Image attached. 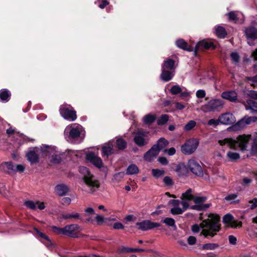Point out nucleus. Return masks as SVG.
Wrapping results in <instances>:
<instances>
[{
    "mask_svg": "<svg viewBox=\"0 0 257 257\" xmlns=\"http://www.w3.org/2000/svg\"><path fill=\"white\" fill-rule=\"evenodd\" d=\"M149 132L143 130H138L134 133V142L139 147L146 145L149 142Z\"/></svg>",
    "mask_w": 257,
    "mask_h": 257,
    "instance_id": "0eeeda50",
    "label": "nucleus"
},
{
    "mask_svg": "<svg viewBox=\"0 0 257 257\" xmlns=\"http://www.w3.org/2000/svg\"><path fill=\"white\" fill-rule=\"evenodd\" d=\"M176 45L178 48L190 52L192 50V47L183 39H179L177 40L176 41Z\"/></svg>",
    "mask_w": 257,
    "mask_h": 257,
    "instance_id": "a878e982",
    "label": "nucleus"
},
{
    "mask_svg": "<svg viewBox=\"0 0 257 257\" xmlns=\"http://www.w3.org/2000/svg\"><path fill=\"white\" fill-rule=\"evenodd\" d=\"M85 215L87 216L88 214H94L95 213L94 209L92 207H87L85 209Z\"/></svg>",
    "mask_w": 257,
    "mask_h": 257,
    "instance_id": "69168bd1",
    "label": "nucleus"
},
{
    "mask_svg": "<svg viewBox=\"0 0 257 257\" xmlns=\"http://www.w3.org/2000/svg\"><path fill=\"white\" fill-rule=\"evenodd\" d=\"M175 61L171 59L165 60L162 65V69L175 71Z\"/></svg>",
    "mask_w": 257,
    "mask_h": 257,
    "instance_id": "b1692460",
    "label": "nucleus"
},
{
    "mask_svg": "<svg viewBox=\"0 0 257 257\" xmlns=\"http://www.w3.org/2000/svg\"><path fill=\"white\" fill-rule=\"evenodd\" d=\"M209 48L215 49L213 43L211 41L202 40L196 44L195 50L196 51H199L203 49H207Z\"/></svg>",
    "mask_w": 257,
    "mask_h": 257,
    "instance_id": "6ab92c4d",
    "label": "nucleus"
},
{
    "mask_svg": "<svg viewBox=\"0 0 257 257\" xmlns=\"http://www.w3.org/2000/svg\"><path fill=\"white\" fill-rule=\"evenodd\" d=\"M50 149L55 151V149L46 145H42L40 147L31 148L26 154L27 159L31 164H37L41 157L47 156V153L50 152Z\"/></svg>",
    "mask_w": 257,
    "mask_h": 257,
    "instance_id": "20e7f679",
    "label": "nucleus"
},
{
    "mask_svg": "<svg viewBox=\"0 0 257 257\" xmlns=\"http://www.w3.org/2000/svg\"><path fill=\"white\" fill-rule=\"evenodd\" d=\"M118 254H124L127 252H133V248L121 246L116 251Z\"/></svg>",
    "mask_w": 257,
    "mask_h": 257,
    "instance_id": "79ce46f5",
    "label": "nucleus"
},
{
    "mask_svg": "<svg viewBox=\"0 0 257 257\" xmlns=\"http://www.w3.org/2000/svg\"><path fill=\"white\" fill-rule=\"evenodd\" d=\"M162 222L169 226L176 227L175 220L172 218L167 217Z\"/></svg>",
    "mask_w": 257,
    "mask_h": 257,
    "instance_id": "de8ad7c7",
    "label": "nucleus"
},
{
    "mask_svg": "<svg viewBox=\"0 0 257 257\" xmlns=\"http://www.w3.org/2000/svg\"><path fill=\"white\" fill-rule=\"evenodd\" d=\"M80 219V214L76 212H68L65 213V220L73 221Z\"/></svg>",
    "mask_w": 257,
    "mask_h": 257,
    "instance_id": "2f4dec72",
    "label": "nucleus"
},
{
    "mask_svg": "<svg viewBox=\"0 0 257 257\" xmlns=\"http://www.w3.org/2000/svg\"><path fill=\"white\" fill-rule=\"evenodd\" d=\"M247 95L253 99H257V91L251 90L247 93Z\"/></svg>",
    "mask_w": 257,
    "mask_h": 257,
    "instance_id": "0e129e2a",
    "label": "nucleus"
},
{
    "mask_svg": "<svg viewBox=\"0 0 257 257\" xmlns=\"http://www.w3.org/2000/svg\"><path fill=\"white\" fill-rule=\"evenodd\" d=\"M76 118V112L73 109H69L65 106V119L73 121Z\"/></svg>",
    "mask_w": 257,
    "mask_h": 257,
    "instance_id": "393cba45",
    "label": "nucleus"
},
{
    "mask_svg": "<svg viewBox=\"0 0 257 257\" xmlns=\"http://www.w3.org/2000/svg\"><path fill=\"white\" fill-rule=\"evenodd\" d=\"M25 205L28 208L32 210H35L37 208L40 210H43L45 208V206L43 202L39 201L34 202L29 200L25 202Z\"/></svg>",
    "mask_w": 257,
    "mask_h": 257,
    "instance_id": "aec40b11",
    "label": "nucleus"
},
{
    "mask_svg": "<svg viewBox=\"0 0 257 257\" xmlns=\"http://www.w3.org/2000/svg\"><path fill=\"white\" fill-rule=\"evenodd\" d=\"M116 144L119 150L124 149L126 146V143L122 139H118L116 141Z\"/></svg>",
    "mask_w": 257,
    "mask_h": 257,
    "instance_id": "a18cd8bd",
    "label": "nucleus"
},
{
    "mask_svg": "<svg viewBox=\"0 0 257 257\" xmlns=\"http://www.w3.org/2000/svg\"><path fill=\"white\" fill-rule=\"evenodd\" d=\"M230 57L232 61L234 63H238L239 61V56L237 53L236 52H233L230 54Z\"/></svg>",
    "mask_w": 257,
    "mask_h": 257,
    "instance_id": "4d7b16f0",
    "label": "nucleus"
},
{
    "mask_svg": "<svg viewBox=\"0 0 257 257\" xmlns=\"http://www.w3.org/2000/svg\"><path fill=\"white\" fill-rule=\"evenodd\" d=\"M182 201L179 200H170L169 204H172L173 207L170 212L173 215H179L182 214L190 206V202L193 201L195 205H192L190 208L198 211L203 210L209 207V204H204L206 201V197L204 196H194L191 189L187 190L182 193L181 197Z\"/></svg>",
    "mask_w": 257,
    "mask_h": 257,
    "instance_id": "f257e3e1",
    "label": "nucleus"
},
{
    "mask_svg": "<svg viewBox=\"0 0 257 257\" xmlns=\"http://www.w3.org/2000/svg\"><path fill=\"white\" fill-rule=\"evenodd\" d=\"M218 247V244L217 243H208L203 245L202 249L208 250H213Z\"/></svg>",
    "mask_w": 257,
    "mask_h": 257,
    "instance_id": "c03bdc74",
    "label": "nucleus"
},
{
    "mask_svg": "<svg viewBox=\"0 0 257 257\" xmlns=\"http://www.w3.org/2000/svg\"><path fill=\"white\" fill-rule=\"evenodd\" d=\"M245 107L246 109H250L252 112H257V102L252 100H247Z\"/></svg>",
    "mask_w": 257,
    "mask_h": 257,
    "instance_id": "473e14b6",
    "label": "nucleus"
},
{
    "mask_svg": "<svg viewBox=\"0 0 257 257\" xmlns=\"http://www.w3.org/2000/svg\"><path fill=\"white\" fill-rule=\"evenodd\" d=\"M169 120V116L167 114L162 115L157 120L158 125H163Z\"/></svg>",
    "mask_w": 257,
    "mask_h": 257,
    "instance_id": "49530a36",
    "label": "nucleus"
},
{
    "mask_svg": "<svg viewBox=\"0 0 257 257\" xmlns=\"http://www.w3.org/2000/svg\"><path fill=\"white\" fill-rule=\"evenodd\" d=\"M249 203H251V205L250 207L251 209H253L257 207V198H254L252 200H250L248 201ZM252 222L257 224V216L253 217L252 219Z\"/></svg>",
    "mask_w": 257,
    "mask_h": 257,
    "instance_id": "a19ab883",
    "label": "nucleus"
},
{
    "mask_svg": "<svg viewBox=\"0 0 257 257\" xmlns=\"http://www.w3.org/2000/svg\"><path fill=\"white\" fill-rule=\"evenodd\" d=\"M223 105V101L221 99H212L202 105L201 110L204 112L213 111L217 109L222 108Z\"/></svg>",
    "mask_w": 257,
    "mask_h": 257,
    "instance_id": "6e6552de",
    "label": "nucleus"
},
{
    "mask_svg": "<svg viewBox=\"0 0 257 257\" xmlns=\"http://www.w3.org/2000/svg\"><path fill=\"white\" fill-rule=\"evenodd\" d=\"M136 225L138 228L143 231L152 229L154 228L160 227L161 224L159 223L153 222L148 220H144L140 222H137Z\"/></svg>",
    "mask_w": 257,
    "mask_h": 257,
    "instance_id": "4468645a",
    "label": "nucleus"
},
{
    "mask_svg": "<svg viewBox=\"0 0 257 257\" xmlns=\"http://www.w3.org/2000/svg\"><path fill=\"white\" fill-rule=\"evenodd\" d=\"M79 170L83 176V181L88 188L87 191L92 193L97 191L100 187V183L88 169L85 167L81 166Z\"/></svg>",
    "mask_w": 257,
    "mask_h": 257,
    "instance_id": "39448f33",
    "label": "nucleus"
},
{
    "mask_svg": "<svg viewBox=\"0 0 257 257\" xmlns=\"http://www.w3.org/2000/svg\"><path fill=\"white\" fill-rule=\"evenodd\" d=\"M175 75V71H171L168 70L162 69V73L160 77L161 79L165 82H167L171 80Z\"/></svg>",
    "mask_w": 257,
    "mask_h": 257,
    "instance_id": "4be33fe9",
    "label": "nucleus"
},
{
    "mask_svg": "<svg viewBox=\"0 0 257 257\" xmlns=\"http://www.w3.org/2000/svg\"><path fill=\"white\" fill-rule=\"evenodd\" d=\"M34 230L36 233H37L40 237L45 239L46 241L44 242V243L46 245V246H47L48 247H50V246H52L53 244L47 235L40 231L37 228H35Z\"/></svg>",
    "mask_w": 257,
    "mask_h": 257,
    "instance_id": "c756f323",
    "label": "nucleus"
},
{
    "mask_svg": "<svg viewBox=\"0 0 257 257\" xmlns=\"http://www.w3.org/2000/svg\"><path fill=\"white\" fill-rule=\"evenodd\" d=\"M220 217L218 215L210 214L208 218L202 221L199 225L194 224L192 227L193 232L197 233L202 229L201 233L205 237L215 236L220 229Z\"/></svg>",
    "mask_w": 257,
    "mask_h": 257,
    "instance_id": "f03ea898",
    "label": "nucleus"
},
{
    "mask_svg": "<svg viewBox=\"0 0 257 257\" xmlns=\"http://www.w3.org/2000/svg\"><path fill=\"white\" fill-rule=\"evenodd\" d=\"M223 222L228 227L232 228L240 227L242 225L241 221L236 222L234 221L233 220V217L229 214H226L223 216Z\"/></svg>",
    "mask_w": 257,
    "mask_h": 257,
    "instance_id": "f3484780",
    "label": "nucleus"
},
{
    "mask_svg": "<svg viewBox=\"0 0 257 257\" xmlns=\"http://www.w3.org/2000/svg\"><path fill=\"white\" fill-rule=\"evenodd\" d=\"M124 173L123 172H118L116 173L113 176V179L116 182L120 181L124 177Z\"/></svg>",
    "mask_w": 257,
    "mask_h": 257,
    "instance_id": "5fc2aeb1",
    "label": "nucleus"
},
{
    "mask_svg": "<svg viewBox=\"0 0 257 257\" xmlns=\"http://www.w3.org/2000/svg\"><path fill=\"white\" fill-rule=\"evenodd\" d=\"M113 146L111 143H109L105 144L102 147V156H109L114 153Z\"/></svg>",
    "mask_w": 257,
    "mask_h": 257,
    "instance_id": "5701e85b",
    "label": "nucleus"
},
{
    "mask_svg": "<svg viewBox=\"0 0 257 257\" xmlns=\"http://www.w3.org/2000/svg\"><path fill=\"white\" fill-rule=\"evenodd\" d=\"M163 182L165 185L167 186H170L173 185L172 179L168 176L165 177L163 179Z\"/></svg>",
    "mask_w": 257,
    "mask_h": 257,
    "instance_id": "bf43d9fd",
    "label": "nucleus"
},
{
    "mask_svg": "<svg viewBox=\"0 0 257 257\" xmlns=\"http://www.w3.org/2000/svg\"><path fill=\"white\" fill-rule=\"evenodd\" d=\"M219 120L221 124L230 125L234 123L236 119L232 113L226 112L219 116Z\"/></svg>",
    "mask_w": 257,
    "mask_h": 257,
    "instance_id": "dca6fc26",
    "label": "nucleus"
},
{
    "mask_svg": "<svg viewBox=\"0 0 257 257\" xmlns=\"http://www.w3.org/2000/svg\"><path fill=\"white\" fill-rule=\"evenodd\" d=\"M196 95L197 98H204L206 95V92L205 90L203 89H200L197 91Z\"/></svg>",
    "mask_w": 257,
    "mask_h": 257,
    "instance_id": "e2e57ef3",
    "label": "nucleus"
},
{
    "mask_svg": "<svg viewBox=\"0 0 257 257\" xmlns=\"http://www.w3.org/2000/svg\"><path fill=\"white\" fill-rule=\"evenodd\" d=\"M257 121V117L256 116H244L242 118L240 121H239L241 124H250L253 122H255Z\"/></svg>",
    "mask_w": 257,
    "mask_h": 257,
    "instance_id": "7c9ffc66",
    "label": "nucleus"
},
{
    "mask_svg": "<svg viewBox=\"0 0 257 257\" xmlns=\"http://www.w3.org/2000/svg\"><path fill=\"white\" fill-rule=\"evenodd\" d=\"M244 34L248 44L253 45V41L257 40V28L253 26H249L245 29Z\"/></svg>",
    "mask_w": 257,
    "mask_h": 257,
    "instance_id": "9b49d317",
    "label": "nucleus"
},
{
    "mask_svg": "<svg viewBox=\"0 0 257 257\" xmlns=\"http://www.w3.org/2000/svg\"><path fill=\"white\" fill-rule=\"evenodd\" d=\"M156 146H153L145 154L144 158L145 160L148 162H152L158 155L159 152L156 150Z\"/></svg>",
    "mask_w": 257,
    "mask_h": 257,
    "instance_id": "a211bd4d",
    "label": "nucleus"
},
{
    "mask_svg": "<svg viewBox=\"0 0 257 257\" xmlns=\"http://www.w3.org/2000/svg\"><path fill=\"white\" fill-rule=\"evenodd\" d=\"M25 169V166L23 165L18 164L16 165L15 170L14 173L20 172L22 173L24 171Z\"/></svg>",
    "mask_w": 257,
    "mask_h": 257,
    "instance_id": "052dcab7",
    "label": "nucleus"
},
{
    "mask_svg": "<svg viewBox=\"0 0 257 257\" xmlns=\"http://www.w3.org/2000/svg\"><path fill=\"white\" fill-rule=\"evenodd\" d=\"M86 159L98 168L103 167V163L101 159L93 152L89 151L86 153Z\"/></svg>",
    "mask_w": 257,
    "mask_h": 257,
    "instance_id": "9d476101",
    "label": "nucleus"
},
{
    "mask_svg": "<svg viewBox=\"0 0 257 257\" xmlns=\"http://www.w3.org/2000/svg\"><path fill=\"white\" fill-rule=\"evenodd\" d=\"M85 136V131L82 126L78 124L71 126L69 132V138L74 139L75 143L81 142Z\"/></svg>",
    "mask_w": 257,
    "mask_h": 257,
    "instance_id": "423d86ee",
    "label": "nucleus"
},
{
    "mask_svg": "<svg viewBox=\"0 0 257 257\" xmlns=\"http://www.w3.org/2000/svg\"><path fill=\"white\" fill-rule=\"evenodd\" d=\"M77 155L75 152L71 150L65 151V158H69L70 159H74Z\"/></svg>",
    "mask_w": 257,
    "mask_h": 257,
    "instance_id": "6e6d98bb",
    "label": "nucleus"
},
{
    "mask_svg": "<svg viewBox=\"0 0 257 257\" xmlns=\"http://www.w3.org/2000/svg\"><path fill=\"white\" fill-rule=\"evenodd\" d=\"M11 92L6 89H3L0 90V99L2 101L7 102L9 100L11 96Z\"/></svg>",
    "mask_w": 257,
    "mask_h": 257,
    "instance_id": "cd10ccee",
    "label": "nucleus"
},
{
    "mask_svg": "<svg viewBox=\"0 0 257 257\" xmlns=\"http://www.w3.org/2000/svg\"><path fill=\"white\" fill-rule=\"evenodd\" d=\"M215 33L216 35L220 38H223L226 35L225 29L221 26H217L215 28Z\"/></svg>",
    "mask_w": 257,
    "mask_h": 257,
    "instance_id": "e433bc0d",
    "label": "nucleus"
},
{
    "mask_svg": "<svg viewBox=\"0 0 257 257\" xmlns=\"http://www.w3.org/2000/svg\"><path fill=\"white\" fill-rule=\"evenodd\" d=\"M51 228L54 232L57 234H64V228H59L56 226H52Z\"/></svg>",
    "mask_w": 257,
    "mask_h": 257,
    "instance_id": "603ef678",
    "label": "nucleus"
},
{
    "mask_svg": "<svg viewBox=\"0 0 257 257\" xmlns=\"http://www.w3.org/2000/svg\"><path fill=\"white\" fill-rule=\"evenodd\" d=\"M250 151L252 155L257 156V140L253 141Z\"/></svg>",
    "mask_w": 257,
    "mask_h": 257,
    "instance_id": "864d4df0",
    "label": "nucleus"
},
{
    "mask_svg": "<svg viewBox=\"0 0 257 257\" xmlns=\"http://www.w3.org/2000/svg\"><path fill=\"white\" fill-rule=\"evenodd\" d=\"M240 15H242V14L235 12H231L227 14L229 20L233 21H237Z\"/></svg>",
    "mask_w": 257,
    "mask_h": 257,
    "instance_id": "ea45409f",
    "label": "nucleus"
},
{
    "mask_svg": "<svg viewBox=\"0 0 257 257\" xmlns=\"http://www.w3.org/2000/svg\"><path fill=\"white\" fill-rule=\"evenodd\" d=\"M138 167L135 164H132L128 166L126 174L127 175H135L139 173Z\"/></svg>",
    "mask_w": 257,
    "mask_h": 257,
    "instance_id": "72a5a7b5",
    "label": "nucleus"
},
{
    "mask_svg": "<svg viewBox=\"0 0 257 257\" xmlns=\"http://www.w3.org/2000/svg\"><path fill=\"white\" fill-rule=\"evenodd\" d=\"M196 125V122L193 120H190L184 127L185 131H190L192 130Z\"/></svg>",
    "mask_w": 257,
    "mask_h": 257,
    "instance_id": "37998d69",
    "label": "nucleus"
},
{
    "mask_svg": "<svg viewBox=\"0 0 257 257\" xmlns=\"http://www.w3.org/2000/svg\"><path fill=\"white\" fill-rule=\"evenodd\" d=\"M55 193L60 196L64 195V185L60 184L57 185L54 189Z\"/></svg>",
    "mask_w": 257,
    "mask_h": 257,
    "instance_id": "c9c22d12",
    "label": "nucleus"
},
{
    "mask_svg": "<svg viewBox=\"0 0 257 257\" xmlns=\"http://www.w3.org/2000/svg\"><path fill=\"white\" fill-rule=\"evenodd\" d=\"M158 160L159 162L163 165H166L168 163V160L165 157H159Z\"/></svg>",
    "mask_w": 257,
    "mask_h": 257,
    "instance_id": "338daca9",
    "label": "nucleus"
},
{
    "mask_svg": "<svg viewBox=\"0 0 257 257\" xmlns=\"http://www.w3.org/2000/svg\"><path fill=\"white\" fill-rule=\"evenodd\" d=\"M251 138L250 135H240L236 139L226 138L222 140H219L218 143L221 146L227 145L230 148L239 149L243 152L246 150L248 142Z\"/></svg>",
    "mask_w": 257,
    "mask_h": 257,
    "instance_id": "7ed1b4c3",
    "label": "nucleus"
},
{
    "mask_svg": "<svg viewBox=\"0 0 257 257\" xmlns=\"http://www.w3.org/2000/svg\"><path fill=\"white\" fill-rule=\"evenodd\" d=\"M68 188L65 186V204L69 205L71 203L72 199L75 198V195L68 192Z\"/></svg>",
    "mask_w": 257,
    "mask_h": 257,
    "instance_id": "f704fd0d",
    "label": "nucleus"
},
{
    "mask_svg": "<svg viewBox=\"0 0 257 257\" xmlns=\"http://www.w3.org/2000/svg\"><path fill=\"white\" fill-rule=\"evenodd\" d=\"M221 97L231 102H235L237 101V95L236 91L234 90L224 91L222 93Z\"/></svg>",
    "mask_w": 257,
    "mask_h": 257,
    "instance_id": "412c9836",
    "label": "nucleus"
},
{
    "mask_svg": "<svg viewBox=\"0 0 257 257\" xmlns=\"http://www.w3.org/2000/svg\"><path fill=\"white\" fill-rule=\"evenodd\" d=\"M156 119V115L151 113L145 115L143 118V122L148 125L152 124Z\"/></svg>",
    "mask_w": 257,
    "mask_h": 257,
    "instance_id": "c85d7f7f",
    "label": "nucleus"
},
{
    "mask_svg": "<svg viewBox=\"0 0 257 257\" xmlns=\"http://www.w3.org/2000/svg\"><path fill=\"white\" fill-rule=\"evenodd\" d=\"M188 167L190 171L197 176L203 175V170L199 164L193 159L189 160Z\"/></svg>",
    "mask_w": 257,
    "mask_h": 257,
    "instance_id": "2eb2a0df",
    "label": "nucleus"
},
{
    "mask_svg": "<svg viewBox=\"0 0 257 257\" xmlns=\"http://www.w3.org/2000/svg\"><path fill=\"white\" fill-rule=\"evenodd\" d=\"M82 228L77 224H73L65 226V235L71 237L77 238L79 237L78 232Z\"/></svg>",
    "mask_w": 257,
    "mask_h": 257,
    "instance_id": "f8f14e48",
    "label": "nucleus"
},
{
    "mask_svg": "<svg viewBox=\"0 0 257 257\" xmlns=\"http://www.w3.org/2000/svg\"><path fill=\"white\" fill-rule=\"evenodd\" d=\"M49 147L55 149V151L50 149L49 150L50 152L47 153V156H50V162L52 164H59L62 160V158L59 152L55 146H49Z\"/></svg>",
    "mask_w": 257,
    "mask_h": 257,
    "instance_id": "ddd939ff",
    "label": "nucleus"
},
{
    "mask_svg": "<svg viewBox=\"0 0 257 257\" xmlns=\"http://www.w3.org/2000/svg\"><path fill=\"white\" fill-rule=\"evenodd\" d=\"M169 143L167 140H166L165 139L162 138L160 139L158 142L155 145H154L153 146H156V150H158V152H160V151L165 148L167 146Z\"/></svg>",
    "mask_w": 257,
    "mask_h": 257,
    "instance_id": "bb28decb",
    "label": "nucleus"
},
{
    "mask_svg": "<svg viewBox=\"0 0 257 257\" xmlns=\"http://www.w3.org/2000/svg\"><path fill=\"white\" fill-rule=\"evenodd\" d=\"M187 241L189 244L193 245L195 244L196 242V239L195 237L190 236L188 238Z\"/></svg>",
    "mask_w": 257,
    "mask_h": 257,
    "instance_id": "774afa93",
    "label": "nucleus"
},
{
    "mask_svg": "<svg viewBox=\"0 0 257 257\" xmlns=\"http://www.w3.org/2000/svg\"><path fill=\"white\" fill-rule=\"evenodd\" d=\"M95 219L98 224H101L103 223L105 220H106V219H107V218H105L102 215L99 214H97L96 216Z\"/></svg>",
    "mask_w": 257,
    "mask_h": 257,
    "instance_id": "13d9d810",
    "label": "nucleus"
},
{
    "mask_svg": "<svg viewBox=\"0 0 257 257\" xmlns=\"http://www.w3.org/2000/svg\"><path fill=\"white\" fill-rule=\"evenodd\" d=\"M227 157L231 161H235L240 158V155L238 153L229 151L227 153Z\"/></svg>",
    "mask_w": 257,
    "mask_h": 257,
    "instance_id": "4c0bfd02",
    "label": "nucleus"
},
{
    "mask_svg": "<svg viewBox=\"0 0 257 257\" xmlns=\"http://www.w3.org/2000/svg\"><path fill=\"white\" fill-rule=\"evenodd\" d=\"M237 196V194L235 193L230 194L225 196L224 200L227 202H230V203L236 202H238L239 200H236Z\"/></svg>",
    "mask_w": 257,
    "mask_h": 257,
    "instance_id": "58836bf2",
    "label": "nucleus"
},
{
    "mask_svg": "<svg viewBox=\"0 0 257 257\" xmlns=\"http://www.w3.org/2000/svg\"><path fill=\"white\" fill-rule=\"evenodd\" d=\"M5 164L10 172L14 173L16 164H14L12 162H5Z\"/></svg>",
    "mask_w": 257,
    "mask_h": 257,
    "instance_id": "3c124183",
    "label": "nucleus"
},
{
    "mask_svg": "<svg viewBox=\"0 0 257 257\" xmlns=\"http://www.w3.org/2000/svg\"><path fill=\"white\" fill-rule=\"evenodd\" d=\"M220 123L219 116L218 119H211L208 121V124L209 125L217 126Z\"/></svg>",
    "mask_w": 257,
    "mask_h": 257,
    "instance_id": "680f3d73",
    "label": "nucleus"
},
{
    "mask_svg": "<svg viewBox=\"0 0 257 257\" xmlns=\"http://www.w3.org/2000/svg\"><path fill=\"white\" fill-rule=\"evenodd\" d=\"M170 91L172 94L176 95L181 92L182 88L179 85H174L171 88Z\"/></svg>",
    "mask_w": 257,
    "mask_h": 257,
    "instance_id": "8fccbe9b",
    "label": "nucleus"
},
{
    "mask_svg": "<svg viewBox=\"0 0 257 257\" xmlns=\"http://www.w3.org/2000/svg\"><path fill=\"white\" fill-rule=\"evenodd\" d=\"M199 142L197 139H190L181 147L182 152L185 155H190L194 153L198 146Z\"/></svg>",
    "mask_w": 257,
    "mask_h": 257,
    "instance_id": "1a4fd4ad",
    "label": "nucleus"
},
{
    "mask_svg": "<svg viewBox=\"0 0 257 257\" xmlns=\"http://www.w3.org/2000/svg\"><path fill=\"white\" fill-rule=\"evenodd\" d=\"M152 174L155 178H159L165 174L164 170L161 169H152Z\"/></svg>",
    "mask_w": 257,
    "mask_h": 257,
    "instance_id": "09e8293b",
    "label": "nucleus"
}]
</instances>
